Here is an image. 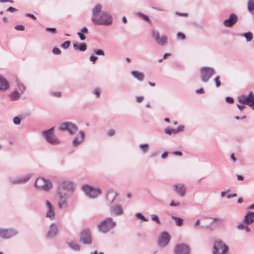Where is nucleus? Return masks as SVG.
I'll return each mask as SVG.
<instances>
[{
	"label": "nucleus",
	"instance_id": "obj_13",
	"mask_svg": "<svg viewBox=\"0 0 254 254\" xmlns=\"http://www.w3.org/2000/svg\"><path fill=\"white\" fill-rule=\"evenodd\" d=\"M77 127L70 122H67L62 124L59 127L61 130H67L70 134H73L77 130Z\"/></svg>",
	"mask_w": 254,
	"mask_h": 254
},
{
	"label": "nucleus",
	"instance_id": "obj_61",
	"mask_svg": "<svg viewBox=\"0 0 254 254\" xmlns=\"http://www.w3.org/2000/svg\"><path fill=\"white\" fill-rule=\"evenodd\" d=\"M213 222H219L220 224H222V221L221 220H220V219H218V218H214L213 219Z\"/></svg>",
	"mask_w": 254,
	"mask_h": 254
},
{
	"label": "nucleus",
	"instance_id": "obj_54",
	"mask_svg": "<svg viewBox=\"0 0 254 254\" xmlns=\"http://www.w3.org/2000/svg\"><path fill=\"white\" fill-rule=\"evenodd\" d=\"M226 100V101L229 103H232L234 102V99L231 97H227Z\"/></svg>",
	"mask_w": 254,
	"mask_h": 254
},
{
	"label": "nucleus",
	"instance_id": "obj_57",
	"mask_svg": "<svg viewBox=\"0 0 254 254\" xmlns=\"http://www.w3.org/2000/svg\"><path fill=\"white\" fill-rule=\"evenodd\" d=\"M17 9H15V8L14 7H9L7 9V11H9V12H14L15 11H16Z\"/></svg>",
	"mask_w": 254,
	"mask_h": 254
},
{
	"label": "nucleus",
	"instance_id": "obj_50",
	"mask_svg": "<svg viewBox=\"0 0 254 254\" xmlns=\"http://www.w3.org/2000/svg\"><path fill=\"white\" fill-rule=\"evenodd\" d=\"M184 127L183 126H180L177 129H176V132L179 133L184 130Z\"/></svg>",
	"mask_w": 254,
	"mask_h": 254
},
{
	"label": "nucleus",
	"instance_id": "obj_44",
	"mask_svg": "<svg viewBox=\"0 0 254 254\" xmlns=\"http://www.w3.org/2000/svg\"><path fill=\"white\" fill-rule=\"evenodd\" d=\"M94 52L96 54L98 55L104 56L105 55L104 51L102 50H96L94 51Z\"/></svg>",
	"mask_w": 254,
	"mask_h": 254
},
{
	"label": "nucleus",
	"instance_id": "obj_48",
	"mask_svg": "<svg viewBox=\"0 0 254 254\" xmlns=\"http://www.w3.org/2000/svg\"><path fill=\"white\" fill-rule=\"evenodd\" d=\"M77 35L79 36L81 40L83 41L85 39V36L83 35L82 33L81 32H79L77 33Z\"/></svg>",
	"mask_w": 254,
	"mask_h": 254
},
{
	"label": "nucleus",
	"instance_id": "obj_16",
	"mask_svg": "<svg viewBox=\"0 0 254 254\" xmlns=\"http://www.w3.org/2000/svg\"><path fill=\"white\" fill-rule=\"evenodd\" d=\"M17 234L14 229H0V237L3 238L8 239Z\"/></svg>",
	"mask_w": 254,
	"mask_h": 254
},
{
	"label": "nucleus",
	"instance_id": "obj_45",
	"mask_svg": "<svg viewBox=\"0 0 254 254\" xmlns=\"http://www.w3.org/2000/svg\"><path fill=\"white\" fill-rule=\"evenodd\" d=\"M177 37L178 39L184 40L185 39V35L182 33L179 32L177 34Z\"/></svg>",
	"mask_w": 254,
	"mask_h": 254
},
{
	"label": "nucleus",
	"instance_id": "obj_18",
	"mask_svg": "<svg viewBox=\"0 0 254 254\" xmlns=\"http://www.w3.org/2000/svg\"><path fill=\"white\" fill-rule=\"evenodd\" d=\"M46 205L47 208L46 217L51 219H54L55 216V212L54 206L49 201H46Z\"/></svg>",
	"mask_w": 254,
	"mask_h": 254
},
{
	"label": "nucleus",
	"instance_id": "obj_23",
	"mask_svg": "<svg viewBox=\"0 0 254 254\" xmlns=\"http://www.w3.org/2000/svg\"><path fill=\"white\" fill-rule=\"evenodd\" d=\"M9 87V84L6 79L1 76L0 79V92H5Z\"/></svg>",
	"mask_w": 254,
	"mask_h": 254
},
{
	"label": "nucleus",
	"instance_id": "obj_41",
	"mask_svg": "<svg viewBox=\"0 0 254 254\" xmlns=\"http://www.w3.org/2000/svg\"><path fill=\"white\" fill-rule=\"evenodd\" d=\"M70 44V42L67 41L64 42L61 45V47H62V48L65 49H67L69 46Z\"/></svg>",
	"mask_w": 254,
	"mask_h": 254
},
{
	"label": "nucleus",
	"instance_id": "obj_27",
	"mask_svg": "<svg viewBox=\"0 0 254 254\" xmlns=\"http://www.w3.org/2000/svg\"><path fill=\"white\" fill-rule=\"evenodd\" d=\"M73 47L75 50H78L80 51H84L87 49V45L85 43H81L79 45L77 44H73Z\"/></svg>",
	"mask_w": 254,
	"mask_h": 254
},
{
	"label": "nucleus",
	"instance_id": "obj_42",
	"mask_svg": "<svg viewBox=\"0 0 254 254\" xmlns=\"http://www.w3.org/2000/svg\"><path fill=\"white\" fill-rule=\"evenodd\" d=\"M13 123L15 125H19L21 123V119L18 117H15L13 118Z\"/></svg>",
	"mask_w": 254,
	"mask_h": 254
},
{
	"label": "nucleus",
	"instance_id": "obj_40",
	"mask_svg": "<svg viewBox=\"0 0 254 254\" xmlns=\"http://www.w3.org/2000/svg\"><path fill=\"white\" fill-rule=\"evenodd\" d=\"M136 216L138 219H141L144 221H147L148 220L144 217V216L140 213H137L136 214Z\"/></svg>",
	"mask_w": 254,
	"mask_h": 254
},
{
	"label": "nucleus",
	"instance_id": "obj_53",
	"mask_svg": "<svg viewBox=\"0 0 254 254\" xmlns=\"http://www.w3.org/2000/svg\"><path fill=\"white\" fill-rule=\"evenodd\" d=\"M136 101L137 102L140 103L143 101L144 98L143 96H137V97H136Z\"/></svg>",
	"mask_w": 254,
	"mask_h": 254
},
{
	"label": "nucleus",
	"instance_id": "obj_38",
	"mask_svg": "<svg viewBox=\"0 0 254 254\" xmlns=\"http://www.w3.org/2000/svg\"><path fill=\"white\" fill-rule=\"evenodd\" d=\"M214 81L215 82L216 87H217V88L219 87L221 85V82L220 80V76H216L214 78Z\"/></svg>",
	"mask_w": 254,
	"mask_h": 254
},
{
	"label": "nucleus",
	"instance_id": "obj_39",
	"mask_svg": "<svg viewBox=\"0 0 254 254\" xmlns=\"http://www.w3.org/2000/svg\"><path fill=\"white\" fill-rule=\"evenodd\" d=\"M165 132L168 134H171L172 133H176V129H170L169 128H167L165 129Z\"/></svg>",
	"mask_w": 254,
	"mask_h": 254
},
{
	"label": "nucleus",
	"instance_id": "obj_12",
	"mask_svg": "<svg viewBox=\"0 0 254 254\" xmlns=\"http://www.w3.org/2000/svg\"><path fill=\"white\" fill-rule=\"evenodd\" d=\"M57 195L59 198L58 203L59 208L60 209L66 208L68 206V201L66 193L57 191Z\"/></svg>",
	"mask_w": 254,
	"mask_h": 254
},
{
	"label": "nucleus",
	"instance_id": "obj_35",
	"mask_svg": "<svg viewBox=\"0 0 254 254\" xmlns=\"http://www.w3.org/2000/svg\"><path fill=\"white\" fill-rule=\"evenodd\" d=\"M136 15L146 21L149 22L150 20L148 16L144 15L141 13L138 12L136 13Z\"/></svg>",
	"mask_w": 254,
	"mask_h": 254
},
{
	"label": "nucleus",
	"instance_id": "obj_28",
	"mask_svg": "<svg viewBox=\"0 0 254 254\" xmlns=\"http://www.w3.org/2000/svg\"><path fill=\"white\" fill-rule=\"evenodd\" d=\"M117 196V193L116 192L112 191L107 195V199L111 203H112L113 202Z\"/></svg>",
	"mask_w": 254,
	"mask_h": 254
},
{
	"label": "nucleus",
	"instance_id": "obj_7",
	"mask_svg": "<svg viewBox=\"0 0 254 254\" xmlns=\"http://www.w3.org/2000/svg\"><path fill=\"white\" fill-rule=\"evenodd\" d=\"M54 128L52 127L50 129L45 131L43 132V136L46 139L47 141L53 145H57L60 143V141L54 134Z\"/></svg>",
	"mask_w": 254,
	"mask_h": 254
},
{
	"label": "nucleus",
	"instance_id": "obj_59",
	"mask_svg": "<svg viewBox=\"0 0 254 254\" xmlns=\"http://www.w3.org/2000/svg\"><path fill=\"white\" fill-rule=\"evenodd\" d=\"M173 153L174 155H179V156L182 155V153L181 151H175L173 152Z\"/></svg>",
	"mask_w": 254,
	"mask_h": 254
},
{
	"label": "nucleus",
	"instance_id": "obj_11",
	"mask_svg": "<svg viewBox=\"0 0 254 254\" xmlns=\"http://www.w3.org/2000/svg\"><path fill=\"white\" fill-rule=\"evenodd\" d=\"M152 37L159 45L164 46L167 43L168 38L165 35L160 36L159 32L155 30L152 31Z\"/></svg>",
	"mask_w": 254,
	"mask_h": 254
},
{
	"label": "nucleus",
	"instance_id": "obj_32",
	"mask_svg": "<svg viewBox=\"0 0 254 254\" xmlns=\"http://www.w3.org/2000/svg\"><path fill=\"white\" fill-rule=\"evenodd\" d=\"M69 246L72 249L75 251H78L80 249V247L79 245L73 242L69 243Z\"/></svg>",
	"mask_w": 254,
	"mask_h": 254
},
{
	"label": "nucleus",
	"instance_id": "obj_22",
	"mask_svg": "<svg viewBox=\"0 0 254 254\" xmlns=\"http://www.w3.org/2000/svg\"><path fill=\"white\" fill-rule=\"evenodd\" d=\"M79 134V137H76L73 140V145L74 146H78L84 141L85 133L83 131H80Z\"/></svg>",
	"mask_w": 254,
	"mask_h": 254
},
{
	"label": "nucleus",
	"instance_id": "obj_56",
	"mask_svg": "<svg viewBox=\"0 0 254 254\" xmlns=\"http://www.w3.org/2000/svg\"><path fill=\"white\" fill-rule=\"evenodd\" d=\"M94 93L97 97H99L100 96V91L98 89H96L95 90Z\"/></svg>",
	"mask_w": 254,
	"mask_h": 254
},
{
	"label": "nucleus",
	"instance_id": "obj_6",
	"mask_svg": "<svg viewBox=\"0 0 254 254\" xmlns=\"http://www.w3.org/2000/svg\"><path fill=\"white\" fill-rule=\"evenodd\" d=\"M228 247L221 241L217 240L213 245L214 254H226Z\"/></svg>",
	"mask_w": 254,
	"mask_h": 254
},
{
	"label": "nucleus",
	"instance_id": "obj_64",
	"mask_svg": "<svg viewBox=\"0 0 254 254\" xmlns=\"http://www.w3.org/2000/svg\"><path fill=\"white\" fill-rule=\"evenodd\" d=\"M237 179L238 180L242 181L244 179V177L242 175H237Z\"/></svg>",
	"mask_w": 254,
	"mask_h": 254
},
{
	"label": "nucleus",
	"instance_id": "obj_46",
	"mask_svg": "<svg viewBox=\"0 0 254 254\" xmlns=\"http://www.w3.org/2000/svg\"><path fill=\"white\" fill-rule=\"evenodd\" d=\"M17 30L23 31L24 30V26L21 25H17L15 27Z\"/></svg>",
	"mask_w": 254,
	"mask_h": 254
},
{
	"label": "nucleus",
	"instance_id": "obj_26",
	"mask_svg": "<svg viewBox=\"0 0 254 254\" xmlns=\"http://www.w3.org/2000/svg\"><path fill=\"white\" fill-rule=\"evenodd\" d=\"M131 73L132 76H133L135 78L139 81H142L144 79V75L143 73L142 72L132 70L131 72Z\"/></svg>",
	"mask_w": 254,
	"mask_h": 254
},
{
	"label": "nucleus",
	"instance_id": "obj_49",
	"mask_svg": "<svg viewBox=\"0 0 254 254\" xmlns=\"http://www.w3.org/2000/svg\"><path fill=\"white\" fill-rule=\"evenodd\" d=\"M246 225L247 224L244 222L243 223H241L238 225V228L239 229H245Z\"/></svg>",
	"mask_w": 254,
	"mask_h": 254
},
{
	"label": "nucleus",
	"instance_id": "obj_24",
	"mask_svg": "<svg viewBox=\"0 0 254 254\" xmlns=\"http://www.w3.org/2000/svg\"><path fill=\"white\" fill-rule=\"evenodd\" d=\"M31 175L28 174L21 178L14 179L11 180V183L13 184H23L27 182L31 178Z\"/></svg>",
	"mask_w": 254,
	"mask_h": 254
},
{
	"label": "nucleus",
	"instance_id": "obj_3",
	"mask_svg": "<svg viewBox=\"0 0 254 254\" xmlns=\"http://www.w3.org/2000/svg\"><path fill=\"white\" fill-rule=\"evenodd\" d=\"M116 225V223L113 221L112 218H107L99 224L98 227L100 232L106 233L114 228Z\"/></svg>",
	"mask_w": 254,
	"mask_h": 254
},
{
	"label": "nucleus",
	"instance_id": "obj_47",
	"mask_svg": "<svg viewBox=\"0 0 254 254\" xmlns=\"http://www.w3.org/2000/svg\"><path fill=\"white\" fill-rule=\"evenodd\" d=\"M46 30L47 31H50V32H52L54 34L56 33V29L55 28L47 27V28H46Z\"/></svg>",
	"mask_w": 254,
	"mask_h": 254
},
{
	"label": "nucleus",
	"instance_id": "obj_30",
	"mask_svg": "<svg viewBox=\"0 0 254 254\" xmlns=\"http://www.w3.org/2000/svg\"><path fill=\"white\" fill-rule=\"evenodd\" d=\"M172 218L175 221L176 224L178 226H181L183 224V219L174 216H172Z\"/></svg>",
	"mask_w": 254,
	"mask_h": 254
},
{
	"label": "nucleus",
	"instance_id": "obj_52",
	"mask_svg": "<svg viewBox=\"0 0 254 254\" xmlns=\"http://www.w3.org/2000/svg\"><path fill=\"white\" fill-rule=\"evenodd\" d=\"M81 32L83 34L84 33L85 34H87L88 33V29L86 27H84L81 29Z\"/></svg>",
	"mask_w": 254,
	"mask_h": 254
},
{
	"label": "nucleus",
	"instance_id": "obj_8",
	"mask_svg": "<svg viewBox=\"0 0 254 254\" xmlns=\"http://www.w3.org/2000/svg\"><path fill=\"white\" fill-rule=\"evenodd\" d=\"M239 102L249 106L254 110V94L253 92H250L247 96L239 97Z\"/></svg>",
	"mask_w": 254,
	"mask_h": 254
},
{
	"label": "nucleus",
	"instance_id": "obj_51",
	"mask_svg": "<svg viewBox=\"0 0 254 254\" xmlns=\"http://www.w3.org/2000/svg\"><path fill=\"white\" fill-rule=\"evenodd\" d=\"M97 59V57L92 55L90 57V60L95 63V61Z\"/></svg>",
	"mask_w": 254,
	"mask_h": 254
},
{
	"label": "nucleus",
	"instance_id": "obj_17",
	"mask_svg": "<svg viewBox=\"0 0 254 254\" xmlns=\"http://www.w3.org/2000/svg\"><path fill=\"white\" fill-rule=\"evenodd\" d=\"M80 240L82 241L84 244H90L92 241V239L90 231L86 230L82 231L80 234Z\"/></svg>",
	"mask_w": 254,
	"mask_h": 254
},
{
	"label": "nucleus",
	"instance_id": "obj_33",
	"mask_svg": "<svg viewBox=\"0 0 254 254\" xmlns=\"http://www.w3.org/2000/svg\"><path fill=\"white\" fill-rule=\"evenodd\" d=\"M16 82L18 87V89L21 93H23L24 91L25 90V87L22 83H20L19 81L16 80Z\"/></svg>",
	"mask_w": 254,
	"mask_h": 254
},
{
	"label": "nucleus",
	"instance_id": "obj_25",
	"mask_svg": "<svg viewBox=\"0 0 254 254\" xmlns=\"http://www.w3.org/2000/svg\"><path fill=\"white\" fill-rule=\"evenodd\" d=\"M244 222L247 224H250L254 221V212L248 213L244 218Z\"/></svg>",
	"mask_w": 254,
	"mask_h": 254
},
{
	"label": "nucleus",
	"instance_id": "obj_4",
	"mask_svg": "<svg viewBox=\"0 0 254 254\" xmlns=\"http://www.w3.org/2000/svg\"><path fill=\"white\" fill-rule=\"evenodd\" d=\"M34 186L37 189L47 191L51 189L52 184L47 180L43 178H38L35 181Z\"/></svg>",
	"mask_w": 254,
	"mask_h": 254
},
{
	"label": "nucleus",
	"instance_id": "obj_19",
	"mask_svg": "<svg viewBox=\"0 0 254 254\" xmlns=\"http://www.w3.org/2000/svg\"><path fill=\"white\" fill-rule=\"evenodd\" d=\"M238 20V17L235 14H231L229 18L225 19L224 21V24L226 27H231L235 24Z\"/></svg>",
	"mask_w": 254,
	"mask_h": 254
},
{
	"label": "nucleus",
	"instance_id": "obj_37",
	"mask_svg": "<svg viewBox=\"0 0 254 254\" xmlns=\"http://www.w3.org/2000/svg\"><path fill=\"white\" fill-rule=\"evenodd\" d=\"M151 219L158 224H160L161 223V221L159 219L158 216L156 215H152Z\"/></svg>",
	"mask_w": 254,
	"mask_h": 254
},
{
	"label": "nucleus",
	"instance_id": "obj_63",
	"mask_svg": "<svg viewBox=\"0 0 254 254\" xmlns=\"http://www.w3.org/2000/svg\"><path fill=\"white\" fill-rule=\"evenodd\" d=\"M167 156H168V153L167 152H165L162 154L161 157L163 159H165L167 157Z\"/></svg>",
	"mask_w": 254,
	"mask_h": 254
},
{
	"label": "nucleus",
	"instance_id": "obj_36",
	"mask_svg": "<svg viewBox=\"0 0 254 254\" xmlns=\"http://www.w3.org/2000/svg\"><path fill=\"white\" fill-rule=\"evenodd\" d=\"M244 35L248 42H250L252 40L253 34L251 32L246 33Z\"/></svg>",
	"mask_w": 254,
	"mask_h": 254
},
{
	"label": "nucleus",
	"instance_id": "obj_15",
	"mask_svg": "<svg viewBox=\"0 0 254 254\" xmlns=\"http://www.w3.org/2000/svg\"><path fill=\"white\" fill-rule=\"evenodd\" d=\"M174 191L181 197L185 195L186 192V186L184 184H175L173 186Z\"/></svg>",
	"mask_w": 254,
	"mask_h": 254
},
{
	"label": "nucleus",
	"instance_id": "obj_21",
	"mask_svg": "<svg viewBox=\"0 0 254 254\" xmlns=\"http://www.w3.org/2000/svg\"><path fill=\"white\" fill-rule=\"evenodd\" d=\"M110 211L112 214L116 215H121L124 213L122 206L119 204L112 206L110 208Z\"/></svg>",
	"mask_w": 254,
	"mask_h": 254
},
{
	"label": "nucleus",
	"instance_id": "obj_5",
	"mask_svg": "<svg viewBox=\"0 0 254 254\" xmlns=\"http://www.w3.org/2000/svg\"><path fill=\"white\" fill-rule=\"evenodd\" d=\"M215 73V69L211 67L204 66L200 69L201 79L204 82H207Z\"/></svg>",
	"mask_w": 254,
	"mask_h": 254
},
{
	"label": "nucleus",
	"instance_id": "obj_31",
	"mask_svg": "<svg viewBox=\"0 0 254 254\" xmlns=\"http://www.w3.org/2000/svg\"><path fill=\"white\" fill-rule=\"evenodd\" d=\"M20 95L17 91H14L10 95L12 100H17L20 98Z\"/></svg>",
	"mask_w": 254,
	"mask_h": 254
},
{
	"label": "nucleus",
	"instance_id": "obj_10",
	"mask_svg": "<svg viewBox=\"0 0 254 254\" xmlns=\"http://www.w3.org/2000/svg\"><path fill=\"white\" fill-rule=\"evenodd\" d=\"M170 240V236L166 231L161 232L158 237L157 243L160 247H165Z\"/></svg>",
	"mask_w": 254,
	"mask_h": 254
},
{
	"label": "nucleus",
	"instance_id": "obj_55",
	"mask_svg": "<svg viewBox=\"0 0 254 254\" xmlns=\"http://www.w3.org/2000/svg\"><path fill=\"white\" fill-rule=\"evenodd\" d=\"M115 131L114 130H110L108 132V134L109 136H113L115 134Z\"/></svg>",
	"mask_w": 254,
	"mask_h": 254
},
{
	"label": "nucleus",
	"instance_id": "obj_43",
	"mask_svg": "<svg viewBox=\"0 0 254 254\" xmlns=\"http://www.w3.org/2000/svg\"><path fill=\"white\" fill-rule=\"evenodd\" d=\"M53 53L55 55H59L61 53V51L58 48H54L53 49Z\"/></svg>",
	"mask_w": 254,
	"mask_h": 254
},
{
	"label": "nucleus",
	"instance_id": "obj_62",
	"mask_svg": "<svg viewBox=\"0 0 254 254\" xmlns=\"http://www.w3.org/2000/svg\"><path fill=\"white\" fill-rule=\"evenodd\" d=\"M204 92V90L202 88H200L199 89H198L196 90V93L197 94H201Z\"/></svg>",
	"mask_w": 254,
	"mask_h": 254
},
{
	"label": "nucleus",
	"instance_id": "obj_9",
	"mask_svg": "<svg viewBox=\"0 0 254 254\" xmlns=\"http://www.w3.org/2000/svg\"><path fill=\"white\" fill-rule=\"evenodd\" d=\"M86 194L91 198L96 197L101 193V190L99 188H94L88 185H84L82 187Z\"/></svg>",
	"mask_w": 254,
	"mask_h": 254
},
{
	"label": "nucleus",
	"instance_id": "obj_29",
	"mask_svg": "<svg viewBox=\"0 0 254 254\" xmlns=\"http://www.w3.org/2000/svg\"><path fill=\"white\" fill-rule=\"evenodd\" d=\"M248 9L249 12L254 13V0H249L248 1Z\"/></svg>",
	"mask_w": 254,
	"mask_h": 254
},
{
	"label": "nucleus",
	"instance_id": "obj_1",
	"mask_svg": "<svg viewBox=\"0 0 254 254\" xmlns=\"http://www.w3.org/2000/svg\"><path fill=\"white\" fill-rule=\"evenodd\" d=\"M91 20L95 25H110L112 23V16L102 11V6L100 4L96 5L92 9Z\"/></svg>",
	"mask_w": 254,
	"mask_h": 254
},
{
	"label": "nucleus",
	"instance_id": "obj_60",
	"mask_svg": "<svg viewBox=\"0 0 254 254\" xmlns=\"http://www.w3.org/2000/svg\"><path fill=\"white\" fill-rule=\"evenodd\" d=\"M179 205V203H176L174 201H172L170 203V206H178Z\"/></svg>",
	"mask_w": 254,
	"mask_h": 254
},
{
	"label": "nucleus",
	"instance_id": "obj_34",
	"mask_svg": "<svg viewBox=\"0 0 254 254\" xmlns=\"http://www.w3.org/2000/svg\"><path fill=\"white\" fill-rule=\"evenodd\" d=\"M139 147L142 152L145 153L148 151L149 145L148 144H141L139 145Z\"/></svg>",
	"mask_w": 254,
	"mask_h": 254
},
{
	"label": "nucleus",
	"instance_id": "obj_20",
	"mask_svg": "<svg viewBox=\"0 0 254 254\" xmlns=\"http://www.w3.org/2000/svg\"><path fill=\"white\" fill-rule=\"evenodd\" d=\"M58 232L57 225L55 223H52L50 225V229L47 234V237L51 239L56 236Z\"/></svg>",
	"mask_w": 254,
	"mask_h": 254
},
{
	"label": "nucleus",
	"instance_id": "obj_14",
	"mask_svg": "<svg viewBox=\"0 0 254 254\" xmlns=\"http://www.w3.org/2000/svg\"><path fill=\"white\" fill-rule=\"evenodd\" d=\"M174 253L175 254H190V249L186 244H178L175 247Z\"/></svg>",
	"mask_w": 254,
	"mask_h": 254
},
{
	"label": "nucleus",
	"instance_id": "obj_58",
	"mask_svg": "<svg viewBox=\"0 0 254 254\" xmlns=\"http://www.w3.org/2000/svg\"><path fill=\"white\" fill-rule=\"evenodd\" d=\"M52 94L54 96H57V97H60L61 96L62 93L60 92H53L52 93Z\"/></svg>",
	"mask_w": 254,
	"mask_h": 254
},
{
	"label": "nucleus",
	"instance_id": "obj_2",
	"mask_svg": "<svg viewBox=\"0 0 254 254\" xmlns=\"http://www.w3.org/2000/svg\"><path fill=\"white\" fill-rule=\"evenodd\" d=\"M74 190V184L70 180L64 179L58 183L57 191L63 192V190H66L70 192H73Z\"/></svg>",
	"mask_w": 254,
	"mask_h": 254
}]
</instances>
